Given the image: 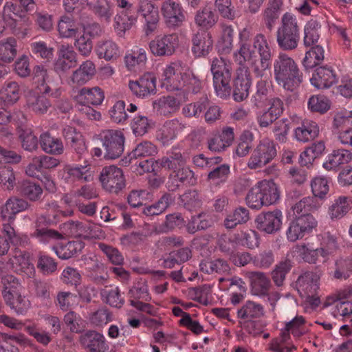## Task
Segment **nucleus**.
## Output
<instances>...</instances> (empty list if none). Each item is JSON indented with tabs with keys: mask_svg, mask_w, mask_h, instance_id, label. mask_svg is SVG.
Returning a JSON list of instances; mask_svg holds the SVG:
<instances>
[{
	"mask_svg": "<svg viewBox=\"0 0 352 352\" xmlns=\"http://www.w3.org/2000/svg\"><path fill=\"white\" fill-rule=\"evenodd\" d=\"M241 43L239 50L234 53V58L241 67L236 72L234 79L233 98L236 102L245 100L250 94L252 78L245 63L249 64L257 77H263L272 63V52L266 37L261 34L254 38L253 47L243 41L247 40L249 32L244 29L240 32Z\"/></svg>",
	"mask_w": 352,
	"mask_h": 352,
	"instance_id": "1",
	"label": "nucleus"
},
{
	"mask_svg": "<svg viewBox=\"0 0 352 352\" xmlns=\"http://www.w3.org/2000/svg\"><path fill=\"white\" fill-rule=\"evenodd\" d=\"M319 248H309L308 243L296 245L293 248V253L304 261L316 264L327 261L338 248L336 237L329 232H324L316 236Z\"/></svg>",
	"mask_w": 352,
	"mask_h": 352,
	"instance_id": "2",
	"label": "nucleus"
},
{
	"mask_svg": "<svg viewBox=\"0 0 352 352\" xmlns=\"http://www.w3.org/2000/svg\"><path fill=\"white\" fill-rule=\"evenodd\" d=\"M273 73L277 84L288 91H294L302 81L298 65L285 52H279L274 59Z\"/></svg>",
	"mask_w": 352,
	"mask_h": 352,
	"instance_id": "3",
	"label": "nucleus"
},
{
	"mask_svg": "<svg viewBox=\"0 0 352 352\" xmlns=\"http://www.w3.org/2000/svg\"><path fill=\"white\" fill-rule=\"evenodd\" d=\"M29 204L23 199L12 197L8 199L1 210V216L8 223L3 224V230L0 234V255L6 254L10 247V243L16 242V234L10 223L15 219V215L27 210Z\"/></svg>",
	"mask_w": 352,
	"mask_h": 352,
	"instance_id": "4",
	"label": "nucleus"
},
{
	"mask_svg": "<svg viewBox=\"0 0 352 352\" xmlns=\"http://www.w3.org/2000/svg\"><path fill=\"white\" fill-rule=\"evenodd\" d=\"M280 186L273 179H262L248 190L245 202L250 208L259 210L263 206L277 204L280 199Z\"/></svg>",
	"mask_w": 352,
	"mask_h": 352,
	"instance_id": "5",
	"label": "nucleus"
},
{
	"mask_svg": "<svg viewBox=\"0 0 352 352\" xmlns=\"http://www.w3.org/2000/svg\"><path fill=\"white\" fill-rule=\"evenodd\" d=\"M320 276L311 272H306L299 276L296 282V289L303 300L305 311L311 313L320 304L318 292L320 286Z\"/></svg>",
	"mask_w": 352,
	"mask_h": 352,
	"instance_id": "6",
	"label": "nucleus"
},
{
	"mask_svg": "<svg viewBox=\"0 0 352 352\" xmlns=\"http://www.w3.org/2000/svg\"><path fill=\"white\" fill-rule=\"evenodd\" d=\"M50 221V217L41 216L37 218L35 222V230L31 236L41 243L47 244L62 239L65 236H76V234H80L77 230L78 221H69L65 222L60 225V232H58L43 226V223H47Z\"/></svg>",
	"mask_w": 352,
	"mask_h": 352,
	"instance_id": "7",
	"label": "nucleus"
},
{
	"mask_svg": "<svg viewBox=\"0 0 352 352\" xmlns=\"http://www.w3.org/2000/svg\"><path fill=\"white\" fill-rule=\"evenodd\" d=\"M232 64L222 58H214L211 63L214 88L217 96L227 98L230 95V82L232 76Z\"/></svg>",
	"mask_w": 352,
	"mask_h": 352,
	"instance_id": "8",
	"label": "nucleus"
},
{
	"mask_svg": "<svg viewBox=\"0 0 352 352\" xmlns=\"http://www.w3.org/2000/svg\"><path fill=\"white\" fill-rule=\"evenodd\" d=\"M299 38L296 17L290 13H285L281 19V26L276 32L278 45L284 50H294L298 46Z\"/></svg>",
	"mask_w": 352,
	"mask_h": 352,
	"instance_id": "9",
	"label": "nucleus"
},
{
	"mask_svg": "<svg viewBox=\"0 0 352 352\" xmlns=\"http://www.w3.org/2000/svg\"><path fill=\"white\" fill-rule=\"evenodd\" d=\"M2 15L7 22V27L12 30L13 34L22 38L28 35L29 30L28 28L21 29L18 25V21L21 20L26 25H30L32 22L30 17L23 12L19 5L11 1H6L3 6Z\"/></svg>",
	"mask_w": 352,
	"mask_h": 352,
	"instance_id": "10",
	"label": "nucleus"
},
{
	"mask_svg": "<svg viewBox=\"0 0 352 352\" xmlns=\"http://www.w3.org/2000/svg\"><path fill=\"white\" fill-rule=\"evenodd\" d=\"M185 69L180 62H173L162 68L160 84L168 91L182 90L185 85Z\"/></svg>",
	"mask_w": 352,
	"mask_h": 352,
	"instance_id": "11",
	"label": "nucleus"
},
{
	"mask_svg": "<svg viewBox=\"0 0 352 352\" xmlns=\"http://www.w3.org/2000/svg\"><path fill=\"white\" fill-rule=\"evenodd\" d=\"M136 12L138 17H140L145 34L149 36L155 32L160 21L158 6L151 0H139L136 5Z\"/></svg>",
	"mask_w": 352,
	"mask_h": 352,
	"instance_id": "12",
	"label": "nucleus"
},
{
	"mask_svg": "<svg viewBox=\"0 0 352 352\" xmlns=\"http://www.w3.org/2000/svg\"><path fill=\"white\" fill-rule=\"evenodd\" d=\"M100 139L105 151L106 160H115L123 153L125 138L120 130H105L100 133Z\"/></svg>",
	"mask_w": 352,
	"mask_h": 352,
	"instance_id": "13",
	"label": "nucleus"
},
{
	"mask_svg": "<svg viewBox=\"0 0 352 352\" xmlns=\"http://www.w3.org/2000/svg\"><path fill=\"white\" fill-rule=\"evenodd\" d=\"M317 226L318 221L314 216L293 219L286 230L287 239L290 242L301 240L311 234Z\"/></svg>",
	"mask_w": 352,
	"mask_h": 352,
	"instance_id": "14",
	"label": "nucleus"
},
{
	"mask_svg": "<svg viewBox=\"0 0 352 352\" xmlns=\"http://www.w3.org/2000/svg\"><path fill=\"white\" fill-rule=\"evenodd\" d=\"M102 187L106 191L118 193L126 185L122 170L114 165L104 167L99 176Z\"/></svg>",
	"mask_w": 352,
	"mask_h": 352,
	"instance_id": "15",
	"label": "nucleus"
},
{
	"mask_svg": "<svg viewBox=\"0 0 352 352\" xmlns=\"http://www.w3.org/2000/svg\"><path fill=\"white\" fill-rule=\"evenodd\" d=\"M276 155V149L274 142L270 139H263L253 151L248 166L250 169L261 168L272 161Z\"/></svg>",
	"mask_w": 352,
	"mask_h": 352,
	"instance_id": "16",
	"label": "nucleus"
},
{
	"mask_svg": "<svg viewBox=\"0 0 352 352\" xmlns=\"http://www.w3.org/2000/svg\"><path fill=\"white\" fill-rule=\"evenodd\" d=\"M179 45L177 34L158 35L148 43L150 52L155 56H172Z\"/></svg>",
	"mask_w": 352,
	"mask_h": 352,
	"instance_id": "17",
	"label": "nucleus"
},
{
	"mask_svg": "<svg viewBox=\"0 0 352 352\" xmlns=\"http://www.w3.org/2000/svg\"><path fill=\"white\" fill-rule=\"evenodd\" d=\"M118 8L121 10L114 17L113 28L117 35L123 37L126 31L136 25L138 17L133 4L129 1L126 6Z\"/></svg>",
	"mask_w": 352,
	"mask_h": 352,
	"instance_id": "18",
	"label": "nucleus"
},
{
	"mask_svg": "<svg viewBox=\"0 0 352 352\" xmlns=\"http://www.w3.org/2000/svg\"><path fill=\"white\" fill-rule=\"evenodd\" d=\"M129 88L138 98H148L157 92L156 78L152 73H146L135 80H130Z\"/></svg>",
	"mask_w": 352,
	"mask_h": 352,
	"instance_id": "19",
	"label": "nucleus"
},
{
	"mask_svg": "<svg viewBox=\"0 0 352 352\" xmlns=\"http://www.w3.org/2000/svg\"><path fill=\"white\" fill-rule=\"evenodd\" d=\"M283 213L278 209L262 212L255 219L256 228L267 234H274L278 232L282 226Z\"/></svg>",
	"mask_w": 352,
	"mask_h": 352,
	"instance_id": "20",
	"label": "nucleus"
},
{
	"mask_svg": "<svg viewBox=\"0 0 352 352\" xmlns=\"http://www.w3.org/2000/svg\"><path fill=\"white\" fill-rule=\"evenodd\" d=\"M165 22L170 28L179 27L186 21V14L181 5L174 0H166L161 6Z\"/></svg>",
	"mask_w": 352,
	"mask_h": 352,
	"instance_id": "21",
	"label": "nucleus"
},
{
	"mask_svg": "<svg viewBox=\"0 0 352 352\" xmlns=\"http://www.w3.org/2000/svg\"><path fill=\"white\" fill-rule=\"evenodd\" d=\"M11 269L16 273L33 277L35 274L34 265L30 262V255L20 250H15L9 262L5 265V270Z\"/></svg>",
	"mask_w": 352,
	"mask_h": 352,
	"instance_id": "22",
	"label": "nucleus"
},
{
	"mask_svg": "<svg viewBox=\"0 0 352 352\" xmlns=\"http://www.w3.org/2000/svg\"><path fill=\"white\" fill-rule=\"evenodd\" d=\"M95 171L89 164L67 165L63 169V178L67 183L75 181L91 182Z\"/></svg>",
	"mask_w": 352,
	"mask_h": 352,
	"instance_id": "23",
	"label": "nucleus"
},
{
	"mask_svg": "<svg viewBox=\"0 0 352 352\" xmlns=\"http://www.w3.org/2000/svg\"><path fill=\"white\" fill-rule=\"evenodd\" d=\"M58 58L54 69L57 72H65L74 67L78 62L77 54L72 45L63 44L58 49Z\"/></svg>",
	"mask_w": 352,
	"mask_h": 352,
	"instance_id": "24",
	"label": "nucleus"
},
{
	"mask_svg": "<svg viewBox=\"0 0 352 352\" xmlns=\"http://www.w3.org/2000/svg\"><path fill=\"white\" fill-rule=\"evenodd\" d=\"M79 341L89 352H107L109 350L105 337L96 331H86L80 336Z\"/></svg>",
	"mask_w": 352,
	"mask_h": 352,
	"instance_id": "25",
	"label": "nucleus"
},
{
	"mask_svg": "<svg viewBox=\"0 0 352 352\" xmlns=\"http://www.w3.org/2000/svg\"><path fill=\"white\" fill-rule=\"evenodd\" d=\"M338 80L335 71L329 67H318L310 78L311 84L318 89L329 88Z\"/></svg>",
	"mask_w": 352,
	"mask_h": 352,
	"instance_id": "26",
	"label": "nucleus"
},
{
	"mask_svg": "<svg viewBox=\"0 0 352 352\" xmlns=\"http://www.w3.org/2000/svg\"><path fill=\"white\" fill-rule=\"evenodd\" d=\"M234 139L233 128L224 127L221 132L214 134L208 140V148L213 152H221L232 144Z\"/></svg>",
	"mask_w": 352,
	"mask_h": 352,
	"instance_id": "27",
	"label": "nucleus"
},
{
	"mask_svg": "<svg viewBox=\"0 0 352 352\" xmlns=\"http://www.w3.org/2000/svg\"><path fill=\"white\" fill-rule=\"evenodd\" d=\"M197 182V178L194 172L188 167L183 166L178 170L170 174L168 182V188L169 190H175L179 187L181 184L193 186Z\"/></svg>",
	"mask_w": 352,
	"mask_h": 352,
	"instance_id": "28",
	"label": "nucleus"
},
{
	"mask_svg": "<svg viewBox=\"0 0 352 352\" xmlns=\"http://www.w3.org/2000/svg\"><path fill=\"white\" fill-rule=\"evenodd\" d=\"M104 99V93L99 87H83L80 89L75 96V100L79 105L91 104L98 106L102 104Z\"/></svg>",
	"mask_w": 352,
	"mask_h": 352,
	"instance_id": "29",
	"label": "nucleus"
},
{
	"mask_svg": "<svg viewBox=\"0 0 352 352\" xmlns=\"http://www.w3.org/2000/svg\"><path fill=\"white\" fill-rule=\"evenodd\" d=\"M183 126L177 119L166 121L157 131V140L163 145L170 144L182 131Z\"/></svg>",
	"mask_w": 352,
	"mask_h": 352,
	"instance_id": "30",
	"label": "nucleus"
},
{
	"mask_svg": "<svg viewBox=\"0 0 352 352\" xmlns=\"http://www.w3.org/2000/svg\"><path fill=\"white\" fill-rule=\"evenodd\" d=\"M352 162V152L344 148L334 150L327 157L323 167L327 170H336L340 166Z\"/></svg>",
	"mask_w": 352,
	"mask_h": 352,
	"instance_id": "31",
	"label": "nucleus"
},
{
	"mask_svg": "<svg viewBox=\"0 0 352 352\" xmlns=\"http://www.w3.org/2000/svg\"><path fill=\"white\" fill-rule=\"evenodd\" d=\"M212 40L206 32H198L192 38V52L196 57L207 56L212 49Z\"/></svg>",
	"mask_w": 352,
	"mask_h": 352,
	"instance_id": "32",
	"label": "nucleus"
},
{
	"mask_svg": "<svg viewBox=\"0 0 352 352\" xmlns=\"http://www.w3.org/2000/svg\"><path fill=\"white\" fill-rule=\"evenodd\" d=\"M96 72L95 64L89 60L82 63L71 76V82L76 85H82L90 80Z\"/></svg>",
	"mask_w": 352,
	"mask_h": 352,
	"instance_id": "33",
	"label": "nucleus"
},
{
	"mask_svg": "<svg viewBox=\"0 0 352 352\" xmlns=\"http://www.w3.org/2000/svg\"><path fill=\"white\" fill-rule=\"evenodd\" d=\"M95 51L99 58H103L107 61L116 60L121 55L120 47L112 40L98 41Z\"/></svg>",
	"mask_w": 352,
	"mask_h": 352,
	"instance_id": "34",
	"label": "nucleus"
},
{
	"mask_svg": "<svg viewBox=\"0 0 352 352\" xmlns=\"http://www.w3.org/2000/svg\"><path fill=\"white\" fill-rule=\"evenodd\" d=\"M319 131V126L316 122L305 120L295 129L294 138L298 142H307L318 137Z\"/></svg>",
	"mask_w": 352,
	"mask_h": 352,
	"instance_id": "35",
	"label": "nucleus"
},
{
	"mask_svg": "<svg viewBox=\"0 0 352 352\" xmlns=\"http://www.w3.org/2000/svg\"><path fill=\"white\" fill-rule=\"evenodd\" d=\"M19 85L15 81H6L0 89V100L5 106L14 104L21 97Z\"/></svg>",
	"mask_w": 352,
	"mask_h": 352,
	"instance_id": "36",
	"label": "nucleus"
},
{
	"mask_svg": "<svg viewBox=\"0 0 352 352\" xmlns=\"http://www.w3.org/2000/svg\"><path fill=\"white\" fill-rule=\"evenodd\" d=\"M180 106V101L171 96H162L153 102V109L159 114L168 116L175 113Z\"/></svg>",
	"mask_w": 352,
	"mask_h": 352,
	"instance_id": "37",
	"label": "nucleus"
},
{
	"mask_svg": "<svg viewBox=\"0 0 352 352\" xmlns=\"http://www.w3.org/2000/svg\"><path fill=\"white\" fill-rule=\"evenodd\" d=\"M351 208L352 198L340 196L329 206L328 213L331 219H340L344 217Z\"/></svg>",
	"mask_w": 352,
	"mask_h": 352,
	"instance_id": "38",
	"label": "nucleus"
},
{
	"mask_svg": "<svg viewBox=\"0 0 352 352\" xmlns=\"http://www.w3.org/2000/svg\"><path fill=\"white\" fill-rule=\"evenodd\" d=\"M84 248L85 243L82 241L76 240L54 246L52 250L60 258L68 259L78 255Z\"/></svg>",
	"mask_w": 352,
	"mask_h": 352,
	"instance_id": "39",
	"label": "nucleus"
},
{
	"mask_svg": "<svg viewBox=\"0 0 352 352\" xmlns=\"http://www.w3.org/2000/svg\"><path fill=\"white\" fill-rule=\"evenodd\" d=\"M256 91L251 97V102L257 108L263 107L269 100L272 92V82L269 80L261 79L256 83Z\"/></svg>",
	"mask_w": 352,
	"mask_h": 352,
	"instance_id": "40",
	"label": "nucleus"
},
{
	"mask_svg": "<svg viewBox=\"0 0 352 352\" xmlns=\"http://www.w3.org/2000/svg\"><path fill=\"white\" fill-rule=\"evenodd\" d=\"M51 104L44 96L35 91H30L27 96V107L36 114L42 115L47 113Z\"/></svg>",
	"mask_w": 352,
	"mask_h": 352,
	"instance_id": "41",
	"label": "nucleus"
},
{
	"mask_svg": "<svg viewBox=\"0 0 352 352\" xmlns=\"http://www.w3.org/2000/svg\"><path fill=\"white\" fill-rule=\"evenodd\" d=\"M39 143L41 148L46 153L60 155L63 153L64 147L62 141L52 136L49 132H44L40 135Z\"/></svg>",
	"mask_w": 352,
	"mask_h": 352,
	"instance_id": "42",
	"label": "nucleus"
},
{
	"mask_svg": "<svg viewBox=\"0 0 352 352\" xmlns=\"http://www.w3.org/2000/svg\"><path fill=\"white\" fill-rule=\"evenodd\" d=\"M6 303L17 315H25L31 307V302L25 296L21 294V292L17 294H6L3 298Z\"/></svg>",
	"mask_w": 352,
	"mask_h": 352,
	"instance_id": "43",
	"label": "nucleus"
},
{
	"mask_svg": "<svg viewBox=\"0 0 352 352\" xmlns=\"http://www.w3.org/2000/svg\"><path fill=\"white\" fill-rule=\"evenodd\" d=\"M250 219L248 209L239 206L226 215L223 225L227 229H233L238 225L246 223Z\"/></svg>",
	"mask_w": 352,
	"mask_h": 352,
	"instance_id": "44",
	"label": "nucleus"
},
{
	"mask_svg": "<svg viewBox=\"0 0 352 352\" xmlns=\"http://www.w3.org/2000/svg\"><path fill=\"white\" fill-rule=\"evenodd\" d=\"M147 61V55L144 48L135 47L126 54L124 63L129 71H136Z\"/></svg>",
	"mask_w": 352,
	"mask_h": 352,
	"instance_id": "45",
	"label": "nucleus"
},
{
	"mask_svg": "<svg viewBox=\"0 0 352 352\" xmlns=\"http://www.w3.org/2000/svg\"><path fill=\"white\" fill-rule=\"evenodd\" d=\"M161 167L168 170H178L186 164V159L182 155L181 150L178 148L173 147L167 156L160 159Z\"/></svg>",
	"mask_w": 352,
	"mask_h": 352,
	"instance_id": "46",
	"label": "nucleus"
},
{
	"mask_svg": "<svg viewBox=\"0 0 352 352\" xmlns=\"http://www.w3.org/2000/svg\"><path fill=\"white\" fill-rule=\"evenodd\" d=\"M314 209V199L311 197H306L300 200L291 204L289 214L295 218H300L304 216H313L311 212Z\"/></svg>",
	"mask_w": 352,
	"mask_h": 352,
	"instance_id": "47",
	"label": "nucleus"
},
{
	"mask_svg": "<svg viewBox=\"0 0 352 352\" xmlns=\"http://www.w3.org/2000/svg\"><path fill=\"white\" fill-rule=\"evenodd\" d=\"M137 110L138 107L135 104L131 103L126 109L125 102L122 100H118L114 104L109 113L113 122L124 124L129 118L126 111L134 113Z\"/></svg>",
	"mask_w": 352,
	"mask_h": 352,
	"instance_id": "48",
	"label": "nucleus"
},
{
	"mask_svg": "<svg viewBox=\"0 0 352 352\" xmlns=\"http://www.w3.org/2000/svg\"><path fill=\"white\" fill-rule=\"evenodd\" d=\"M89 10H91L100 21L109 23L114 14V3L109 0H97L94 5L91 3Z\"/></svg>",
	"mask_w": 352,
	"mask_h": 352,
	"instance_id": "49",
	"label": "nucleus"
},
{
	"mask_svg": "<svg viewBox=\"0 0 352 352\" xmlns=\"http://www.w3.org/2000/svg\"><path fill=\"white\" fill-rule=\"evenodd\" d=\"M320 23L314 19L309 21L304 28L303 44L305 47L317 45L320 36Z\"/></svg>",
	"mask_w": 352,
	"mask_h": 352,
	"instance_id": "50",
	"label": "nucleus"
},
{
	"mask_svg": "<svg viewBox=\"0 0 352 352\" xmlns=\"http://www.w3.org/2000/svg\"><path fill=\"white\" fill-rule=\"evenodd\" d=\"M58 36L63 38H70L76 36L78 28L74 19L68 16H62L57 24Z\"/></svg>",
	"mask_w": 352,
	"mask_h": 352,
	"instance_id": "51",
	"label": "nucleus"
},
{
	"mask_svg": "<svg viewBox=\"0 0 352 352\" xmlns=\"http://www.w3.org/2000/svg\"><path fill=\"white\" fill-rule=\"evenodd\" d=\"M17 54V41L14 37H8L0 41V60L11 63Z\"/></svg>",
	"mask_w": 352,
	"mask_h": 352,
	"instance_id": "52",
	"label": "nucleus"
},
{
	"mask_svg": "<svg viewBox=\"0 0 352 352\" xmlns=\"http://www.w3.org/2000/svg\"><path fill=\"white\" fill-rule=\"evenodd\" d=\"M173 199L170 195H164L159 200L151 205H145L142 213L146 217H154L163 213L170 206Z\"/></svg>",
	"mask_w": 352,
	"mask_h": 352,
	"instance_id": "53",
	"label": "nucleus"
},
{
	"mask_svg": "<svg viewBox=\"0 0 352 352\" xmlns=\"http://www.w3.org/2000/svg\"><path fill=\"white\" fill-rule=\"evenodd\" d=\"M196 24L203 28H210L217 21L218 16L211 7L206 6L195 15Z\"/></svg>",
	"mask_w": 352,
	"mask_h": 352,
	"instance_id": "54",
	"label": "nucleus"
},
{
	"mask_svg": "<svg viewBox=\"0 0 352 352\" xmlns=\"http://www.w3.org/2000/svg\"><path fill=\"white\" fill-rule=\"evenodd\" d=\"M251 286L256 295H265L270 285L269 278L263 272H253L249 274Z\"/></svg>",
	"mask_w": 352,
	"mask_h": 352,
	"instance_id": "55",
	"label": "nucleus"
},
{
	"mask_svg": "<svg viewBox=\"0 0 352 352\" xmlns=\"http://www.w3.org/2000/svg\"><path fill=\"white\" fill-rule=\"evenodd\" d=\"M254 135L250 131H244L240 135L236 146L233 152V157H243L252 148Z\"/></svg>",
	"mask_w": 352,
	"mask_h": 352,
	"instance_id": "56",
	"label": "nucleus"
},
{
	"mask_svg": "<svg viewBox=\"0 0 352 352\" xmlns=\"http://www.w3.org/2000/svg\"><path fill=\"white\" fill-rule=\"evenodd\" d=\"M269 349L273 352H292L296 348L290 342L289 334L282 331L279 337L272 340Z\"/></svg>",
	"mask_w": 352,
	"mask_h": 352,
	"instance_id": "57",
	"label": "nucleus"
},
{
	"mask_svg": "<svg viewBox=\"0 0 352 352\" xmlns=\"http://www.w3.org/2000/svg\"><path fill=\"white\" fill-rule=\"evenodd\" d=\"M324 51L322 46L315 45L305 53L302 64L306 69H311L319 65L324 58Z\"/></svg>",
	"mask_w": 352,
	"mask_h": 352,
	"instance_id": "58",
	"label": "nucleus"
},
{
	"mask_svg": "<svg viewBox=\"0 0 352 352\" xmlns=\"http://www.w3.org/2000/svg\"><path fill=\"white\" fill-rule=\"evenodd\" d=\"M238 317L244 320L257 318L263 315V307L256 302L248 301L237 311Z\"/></svg>",
	"mask_w": 352,
	"mask_h": 352,
	"instance_id": "59",
	"label": "nucleus"
},
{
	"mask_svg": "<svg viewBox=\"0 0 352 352\" xmlns=\"http://www.w3.org/2000/svg\"><path fill=\"white\" fill-rule=\"evenodd\" d=\"M211 225L210 216L208 213L202 212L192 217L187 225V230L190 233H195L198 230L206 229Z\"/></svg>",
	"mask_w": 352,
	"mask_h": 352,
	"instance_id": "60",
	"label": "nucleus"
},
{
	"mask_svg": "<svg viewBox=\"0 0 352 352\" xmlns=\"http://www.w3.org/2000/svg\"><path fill=\"white\" fill-rule=\"evenodd\" d=\"M212 168L208 174L210 184L217 186L224 183L230 174V166L228 164H221Z\"/></svg>",
	"mask_w": 352,
	"mask_h": 352,
	"instance_id": "61",
	"label": "nucleus"
},
{
	"mask_svg": "<svg viewBox=\"0 0 352 352\" xmlns=\"http://www.w3.org/2000/svg\"><path fill=\"white\" fill-rule=\"evenodd\" d=\"M21 194L32 201H38L42 196L41 186L30 181H24L20 187Z\"/></svg>",
	"mask_w": 352,
	"mask_h": 352,
	"instance_id": "62",
	"label": "nucleus"
},
{
	"mask_svg": "<svg viewBox=\"0 0 352 352\" xmlns=\"http://www.w3.org/2000/svg\"><path fill=\"white\" fill-rule=\"evenodd\" d=\"M89 323L94 327H103L113 320L111 313L106 308H100L89 314L88 318Z\"/></svg>",
	"mask_w": 352,
	"mask_h": 352,
	"instance_id": "63",
	"label": "nucleus"
},
{
	"mask_svg": "<svg viewBox=\"0 0 352 352\" xmlns=\"http://www.w3.org/2000/svg\"><path fill=\"white\" fill-rule=\"evenodd\" d=\"M352 297V285L339 289L327 296L324 301V307L333 305L336 302L348 300Z\"/></svg>",
	"mask_w": 352,
	"mask_h": 352,
	"instance_id": "64",
	"label": "nucleus"
}]
</instances>
